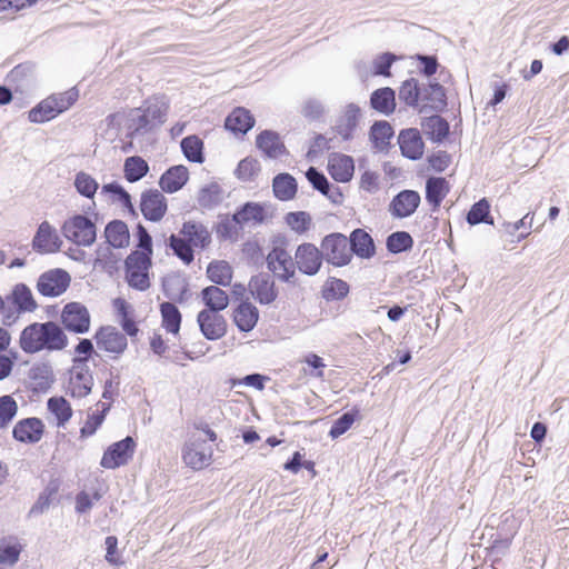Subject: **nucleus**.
<instances>
[{"instance_id": "ea45409f", "label": "nucleus", "mask_w": 569, "mask_h": 569, "mask_svg": "<svg viewBox=\"0 0 569 569\" xmlns=\"http://www.w3.org/2000/svg\"><path fill=\"white\" fill-rule=\"evenodd\" d=\"M11 299L19 312H31L37 308L31 290L23 283L14 287Z\"/></svg>"}, {"instance_id": "7c9ffc66", "label": "nucleus", "mask_w": 569, "mask_h": 569, "mask_svg": "<svg viewBox=\"0 0 569 569\" xmlns=\"http://www.w3.org/2000/svg\"><path fill=\"white\" fill-rule=\"evenodd\" d=\"M297 188L296 179L289 173H279L273 178V194L281 201L293 199L297 193Z\"/></svg>"}, {"instance_id": "e433bc0d", "label": "nucleus", "mask_w": 569, "mask_h": 569, "mask_svg": "<svg viewBox=\"0 0 569 569\" xmlns=\"http://www.w3.org/2000/svg\"><path fill=\"white\" fill-rule=\"evenodd\" d=\"M47 407L57 420L58 427H63L72 417V408L63 397H51L47 401Z\"/></svg>"}, {"instance_id": "6ab92c4d", "label": "nucleus", "mask_w": 569, "mask_h": 569, "mask_svg": "<svg viewBox=\"0 0 569 569\" xmlns=\"http://www.w3.org/2000/svg\"><path fill=\"white\" fill-rule=\"evenodd\" d=\"M256 144L268 158H279L287 154V149L280 136L271 130H263L257 136Z\"/></svg>"}, {"instance_id": "4be33fe9", "label": "nucleus", "mask_w": 569, "mask_h": 569, "mask_svg": "<svg viewBox=\"0 0 569 569\" xmlns=\"http://www.w3.org/2000/svg\"><path fill=\"white\" fill-rule=\"evenodd\" d=\"M421 201L420 194L415 190H403L393 197V216L407 218L411 216Z\"/></svg>"}, {"instance_id": "79ce46f5", "label": "nucleus", "mask_w": 569, "mask_h": 569, "mask_svg": "<svg viewBox=\"0 0 569 569\" xmlns=\"http://www.w3.org/2000/svg\"><path fill=\"white\" fill-rule=\"evenodd\" d=\"M154 127L156 126L152 123L149 117H147V113L142 108L134 109L131 112L130 124L128 127V137L134 138L136 136L150 131Z\"/></svg>"}, {"instance_id": "bb28decb", "label": "nucleus", "mask_w": 569, "mask_h": 569, "mask_svg": "<svg viewBox=\"0 0 569 569\" xmlns=\"http://www.w3.org/2000/svg\"><path fill=\"white\" fill-rule=\"evenodd\" d=\"M421 128L425 134L433 142H442L449 134L448 121L438 114L423 118Z\"/></svg>"}, {"instance_id": "bf43d9fd", "label": "nucleus", "mask_w": 569, "mask_h": 569, "mask_svg": "<svg viewBox=\"0 0 569 569\" xmlns=\"http://www.w3.org/2000/svg\"><path fill=\"white\" fill-rule=\"evenodd\" d=\"M50 98L56 100V109H58L60 114L68 110L78 100L79 91L77 88H71L64 92L53 93Z\"/></svg>"}, {"instance_id": "5701e85b", "label": "nucleus", "mask_w": 569, "mask_h": 569, "mask_svg": "<svg viewBox=\"0 0 569 569\" xmlns=\"http://www.w3.org/2000/svg\"><path fill=\"white\" fill-rule=\"evenodd\" d=\"M259 319V310L251 302H241L233 311V321L242 332L251 331Z\"/></svg>"}, {"instance_id": "603ef678", "label": "nucleus", "mask_w": 569, "mask_h": 569, "mask_svg": "<svg viewBox=\"0 0 569 569\" xmlns=\"http://www.w3.org/2000/svg\"><path fill=\"white\" fill-rule=\"evenodd\" d=\"M300 112L307 120L317 121L322 118L326 112V108L319 99L308 98L301 104Z\"/></svg>"}, {"instance_id": "6e6d98bb", "label": "nucleus", "mask_w": 569, "mask_h": 569, "mask_svg": "<svg viewBox=\"0 0 569 569\" xmlns=\"http://www.w3.org/2000/svg\"><path fill=\"white\" fill-rule=\"evenodd\" d=\"M358 411L345 412L341 417L333 421L329 436L336 439L347 432L356 420Z\"/></svg>"}, {"instance_id": "a878e982", "label": "nucleus", "mask_w": 569, "mask_h": 569, "mask_svg": "<svg viewBox=\"0 0 569 569\" xmlns=\"http://www.w3.org/2000/svg\"><path fill=\"white\" fill-rule=\"evenodd\" d=\"M254 126V118L249 110L242 107L236 108L224 122L226 129L234 133H247Z\"/></svg>"}, {"instance_id": "0eeeda50", "label": "nucleus", "mask_w": 569, "mask_h": 569, "mask_svg": "<svg viewBox=\"0 0 569 569\" xmlns=\"http://www.w3.org/2000/svg\"><path fill=\"white\" fill-rule=\"evenodd\" d=\"M71 277L63 269H53L42 273L37 282L38 291L44 297H58L70 286Z\"/></svg>"}, {"instance_id": "58836bf2", "label": "nucleus", "mask_w": 569, "mask_h": 569, "mask_svg": "<svg viewBox=\"0 0 569 569\" xmlns=\"http://www.w3.org/2000/svg\"><path fill=\"white\" fill-rule=\"evenodd\" d=\"M149 171L148 162L139 156H132L126 159L123 164L124 178L129 182L141 180Z\"/></svg>"}, {"instance_id": "69168bd1", "label": "nucleus", "mask_w": 569, "mask_h": 569, "mask_svg": "<svg viewBox=\"0 0 569 569\" xmlns=\"http://www.w3.org/2000/svg\"><path fill=\"white\" fill-rule=\"evenodd\" d=\"M412 244L413 240L408 232H393V253L410 250L412 248Z\"/></svg>"}, {"instance_id": "cd10ccee", "label": "nucleus", "mask_w": 569, "mask_h": 569, "mask_svg": "<svg viewBox=\"0 0 569 569\" xmlns=\"http://www.w3.org/2000/svg\"><path fill=\"white\" fill-rule=\"evenodd\" d=\"M349 248L351 256L355 253L360 258H370L375 253L373 240L368 232L362 229H356L351 232Z\"/></svg>"}, {"instance_id": "5fc2aeb1", "label": "nucleus", "mask_w": 569, "mask_h": 569, "mask_svg": "<svg viewBox=\"0 0 569 569\" xmlns=\"http://www.w3.org/2000/svg\"><path fill=\"white\" fill-rule=\"evenodd\" d=\"M102 192L112 193L117 196L118 202H120L124 208H127L132 214H136L134 207L131 202V197L121 184H119L118 182H110L103 184Z\"/></svg>"}, {"instance_id": "473e14b6", "label": "nucleus", "mask_w": 569, "mask_h": 569, "mask_svg": "<svg viewBox=\"0 0 569 569\" xmlns=\"http://www.w3.org/2000/svg\"><path fill=\"white\" fill-rule=\"evenodd\" d=\"M93 386V378L88 369L72 371L69 382V389L72 397L83 398L88 396Z\"/></svg>"}, {"instance_id": "f257e3e1", "label": "nucleus", "mask_w": 569, "mask_h": 569, "mask_svg": "<svg viewBox=\"0 0 569 569\" xmlns=\"http://www.w3.org/2000/svg\"><path fill=\"white\" fill-rule=\"evenodd\" d=\"M19 343L26 353L31 355L42 350L60 351L68 346V337L53 321L33 322L22 330Z\"/></svg>"}, {"instance_id": "0e129e2a", "label": "nucleus", "mask_w": 569, "mask_h": 569, "mask_svg": "<svg viewBox=\"0 0 569 569\" xmlns=\"http://www.w3.org/2000/svg\"><path fill=\"white\" fill-rule=\"evenodd\" d=\"M137 238H138V248L140 253L148 254V257H152L153 250H152V238L149 234L148 230L142 226H137Z\"/></svg>"}, {"instance_id": "9b49d317", "label": "nucleus", "mask_w": 569, "mask_h": 569, "mask_svg": "<svg viewBox=\"0 0 569 569\" xmlns=\"http://www.w3.org/2000/svg\"><path fill=\"white\" fill-rule=\"evenodd\" d=\"M446 107V90L439 82L430 81L421 87L419 113L441 112Z\"/></svg>"}, {"instance_id": "864d4df0", "label": "nucleus", "mask_w": 569, "mask_h": 569, "mask_svg": "<svg viewBox=\"0 0 569 569\" xmlns=\"http://www.w3.org/2000/svg\"><path fill=\"white\" fill-rule=\"evenodd\" d=\"M241 228L240 222H236L233 213L231 218L226 217L218 223L217 234L221 239L234 240L238 238Z\"/></svg>"}, {"instance_id": "6e6552de", "label": "nucleus", "mask_w": 569, "mask_h": 569, "mask_svg": "<svg viewBox=\"0 0 569 569\" xmlns=\"http://www.w3.org/2000/svg\"><path fill=\"white\" fill-rule=\"evenodd\" d=\"M134 448V440L128 436L108 447L101 458L100 465L106 469H116L123 466L132 457Z\"/></svg>"}, {"instance_id": "b1692460", "label": "nucleus", "mask_w": 569, "mask_h": 569, "mask_svg": "<svg viewBox=\"0 0 569 569\" xmlns=\"http://www.w3.org/2000/svg\"><path fill=\"white\" fill-rule=\"evenodd\" d=\"M450 191L449 182L442 177H430L426 181V200L437 210Z\"/></svg>"}, {"instance_id": "774afa93", "label": "nucleus", "mask_w": 569, "mask_h": 569, "mask_svg": "<svg viewBox=\"0 0 569 569\" xmlns=\"http://www.w3.org/2000/svg\"><path fill=\"white\" fill-rule=\"evenodd\" d=\"M360 114V108L357 104L350 103L343 117V122L347 123L348 130H355Z\"/></svg>"}, {"instance_id": "052dcab7", "label": "nucleus", "mask_w": 569, "mask_h": 569, "mask_svg": "<svg viewBox=\"0 0 569 569\" xmlns=\"http://www.w3.org/2000/svg\"><path fill=\"white\" fill-rule=\"evenodd\" d=\"M22 547L19 543L4 545L0 541V563L4 566H13L19 561Z\"/></svg>"}, {"instance_id": "ddd939ff", "label": "nucleus", "mask_w": 569, "mask_h": 569, "mask_svg": "<svg viewBox=\"0 0 569 569\" xmlns=\"http://www.w3.org/2000/svg\"><path fill=\"white\" fill-rule=\"evenodd\" d=\"M197 321L200 331L208 340H218L227 332V321L219 312L201 310Z\"/></svg>"}, {"instance_id": "412c9836", "label": "nucleus", "mask_w": 569, "mask_h": 569, "mask_svg": "<svg viewBox=\"0 0 569 569\" xmlns=\"http://www.w3.org/2000/svg\"><path fill=\"white\" fill-rule=\"evenodd\" d=\"M180 236L193 248H206L211 242L208 229L200 222L187 221L182 224Z\"/></svg>"}, {"instance_id": "20e7f679", "label": "nucleus", "mask_w": 569, "mask_h": 569, "mask_svg": "<svg viewBox=\"0 0 569 569\" xmlns=\"http://www.w3.org/2000/svg\"><path fill=\"white\" fill-rule=\"evenodd\" d=\"M323 259L336 267H342L351 261L349 240L342 233H330L321 242Z\"/></svg>"}, {"instance_id": "338daca9", "label": "nucleus", "mask_w": 569, "mask_h": 569, "mask_svg": "<svg viewBox=\"0 0 569 569\" xmlns=\"http://www.w3.org/2000/svg\"><path fill=\"white\" fill-rule=\"evenodd\" d=\"M375 74L390 76L391 67V52H385L381 57L375 60Z\"/></svg>"}, {"instance_id": "c756f323", "label": "nucleus", "mask_w": 569, "mask_h": 569, "mask_svg": "<svg viewBox=\"0 0 569 569\" xmlns=\"http://www.w3.org/2000/svg\"><path fill=\"white\" fill-rule=\"evenodd\" d=\"M201 299L208 311L220 312L229 305V297L218 286H209L202 289Z\"/></svg>"}, {"instance_id": "dca6fc26", "label": "nucleus", "mask_w": 569, "mask_h": 569, "mask_svg": "<svg viewBox=\"0 0 569 569\" xmlns=\"http://www.w3.org/2000/svg\"><path fill=\"white\" fill-rule=\"evenodd\" d=\"M44 433V423L41 419L31 417L19 420L12 430L13 438L23 443H37Z\"/></svg>"}, {"instance_id": "f8f14e48", "label": "nucleus", "mask_w": 569, "mask_h": 569, "mask_svg": "<svg viewBox=\"0 0 569 569\" xmlns=\"http://www.w3.org/2000/svg\"><path fill=\"white\" fill-rule=\"evenodd\" d=\"M140 210L147 220L160 221L167 212L166 197L159 190L153 189L142 192Z\"/></svg>"}, {"instance_id": "4468645a", "label": "nucleus", "mask_w": 569, "mask_h": 569, "mask_svg": "<svg viewBox=\"0 0 569 569\" xmlns=\"http://www.w3.org/2000/svg\"><path fill=\"white\" fill-rule=\"evenodd\" d=\"M94 338L98 348L109 353L121 355L128 346L126 336L111 326L100 328Z\"/></svg>"}, {"instance_id": "13d9d810", "label": "nucleus", "mask_w": 569, "mask_h": 569, "mask_svg": "<svg viewBox=\"0 0 569 569\" xmlns=\"http://www.w3.org/2000/svg\"><path fill=\"white\" fill-rule=\"evenodd\" d=\"M286 222L297 233H303L309 229L311 218L305 211L289 212L286 216Z\"/></svg>"}, {"instance_id": "1a4fd4ad", "label": "nucleus", "mask_w": 569, "mask_h": 569, "mask_svg": "<svg viewBox=\"0 0 569 569\" xmlns=\"http://www.w3.org/2000/svg\"><path fill=\"white\" fill-rule=\"evenodd\" d=\"M267 266L280 280L289 281L296 273V262L282 247L276 246L267 256Z\"/></svg>"}, {"instance_id": "393cba45", "label": "nucleus", "mask_w": 569, "mask_h": 569, "mask_svg": "<svg viewBox=\"0 0 569 569\" xmlns=\"http://www.w3.org/2000/svg\"><path fill=\"white\" fill-rule=\"evenodd\" d=\"M188 178V169L184 166H174L160 177L159 184L164 192L173 193L187 183Z\"/></svg>"}, {"instance_id": "39448f33", "label": "nucleus", "mask_w": 569, "mask_h": 569, "mask_svg": "<svg viewBox=\"0 0 569 569\" xmlns=\"http://www.w3.org/2000/svg\"><path fill=\"white\" fill-rule=\"evenodd\" d=\"M213 450L207 441L200 437L192 436L182 447V460L193 470H201L209 466L212 460Z\"/></svg>"}, {"instance_id": "49530a36", "label": "nucleus", "mask_w": 569, "mask_h": 569, "mask_svg": "<svg viewBox=\"0 0 569 569\" xmlns=\"http://www.w3.org/2000/svg\"><path fill=\"white\" fill-rule=\"evenodd\" d=\"M181 149L184 157L196 163H202L204 158L202 153L203 142L197 136H188L181 141Z\"/></svg>"}, {"instance_id": "4d7b16f0", "label": "nucleus", "mask_w": 569, "mask_h": 569, "mask_svg": "<svg viewBox=\"0 0 569 569\" xmlns=\"http://www.w3.org/2000/svg\"><path fill=\"white\" fill-rule=\"evenodd\" d=\"M260 171V163L257 159H242L236 170L237 177L242 181L252 180Z\"/></svg>"}, {"instance_id": "2eb2a0df", "label": "nucleus", "mask_w": 569, "mask_h": 569, "mask_svg": "<svg viewBox=\"0 0 569 569\" xmlns=\"http://www.w3.org/2000/svg\"><path fill=\"white\" fill-rule=\"evenodd\" d=\"M61 244L56 229L48 221L41 222L32 240L33 250L39 253H51L59 251Z\"/></svg>"}, {"instance_id": "e2e57ef3", "label": "nucleus", "mask_w": 569, "mask_h": 569, "mask_svg": "<svg viewBox=\"0 0 569 569\" xmlns=\"http://www.w3.org/2000/svg\"><path fill=\"white\" fill-rule=\"evenodd\" d=\"M306 177L312 187L319 192L323 193L325 191H329L328 186L330 182L327 177L315 167H310L307 170Z\"/></svg>"}, {"instance_id": "f704fd0d", "label": "nucleus", "mask_w": 569, "mask_h": 569, "mask_svg": "<svg viewBox=\"0 0 569 569\" xmlns=\"http://www.w3.org/2000/svg\"><path fill=\"white\" fill-rule=\"evenodd\" d=\"M207 277L218 286H229L232 280V268L227 261H212L207 267Z\"/></svg>"}, {"instance_id": "f3484780", "label": "nucleus", "mask_w": 569, "mask_h": 569, "mask_svg": "<svg viewBox=\"0 0 569 569\" xmlns=\"http://www.w3.org/2000/svg\"><path fill=\"white\" fill-rule=\"evenodd\" d=\"M398 144L403 157L418 160L423 154L425 143L418 129L409 128L400 131Z\"/></svg>"}, {"instance_id": "c03bdc74", "label": "nucleus", "mask_w": 569, "mask_h": 569, "mask_svg": "<svg viewBox=\"0 0 569 569\" xmlns=\"http://www.w3.org/2000/svg\"><path fill=\"white\" fill-rule=\"evenodd\" d=\"M109 409L110 403L98 402L97 411L88 416L84 426L80 430L81 437L86 438L92 436L103 422L106 413L109 411Z\"/></svg>"}, {"instance_id": "a19ab883", "label": "nucleus", "mask_w": 569, "mask_h": 569, "mask_svg": "<svg viewBox=\"0 0 569 569\" xmlns=\"http://www.w3.org/2000/svg\"><path fill=\"white\" fill-rule=\"evenodd\" d=\"M160 312L162 317V327L173 335L180 330L181 313L176 305L172 302H162L160 305Z\"/></svg>"}, {"instance_id": "680f3d73", "label": "nucleus", "mask_w": 569, "mask_h": 569, "mask_svg": "<svg viewBox=\"0 0 569 569\" xmlns=\"http://www.w3.org/2000/svg\"><path fill=\"white\" fill-rule=\"evenodd\" d=\"M391 100V88L386 87L372 92L370 98L371 107L382 113H389L388 103Z\"/></svg>"}, {"instance_id": "72a5a7b5", "label": "nucleus", "mask_w": 569, "mask_h": 569, "mask_svg": "<svg viewBox=\"0 0 569 569\" xmlns=\"http://www.w3.org/2000/svg\"><path fill=\"white\" fill-rule=\"evenodd\" d=\"M142 109L152 123L158 127L166 121L169 103L163 96L152 97L146 101L144 108Z\"/></svg>"}, {"instance_id": "09e8293b", "label": "nucleus", "mask_w": 569, "mask_h": 569, "mask_svg": "<svg viewBox=\"0 0 569 569\" xmlns=\"http://www.w3.org/2000/svg\"><path fill=\"white\" fill-rule=\"evenodd\" d=\"M169 246L173 253L186 264H190L193 259V247L186 241L181 236L171 234L169 238Z\"/></svg>"}, {"instance_id": "3c124183", "label": "nucleus", "mask_w": 569, "mask_h": 569, "mask_svg": "<svg viewBox=\"0 0 569 569\" xmlns=\"http://www.w3.org/2000/svg\"><path fill=\"white\" fill-rule=\"evenodd\" d=\"M74 187L81 196L86 198H93L99 184L89 173L80 171L76 174Z\"/></svg>"}, {"instance_id": "2f4dec72", "label": "nucleus", "mask_w": 569, "mask_h": 569, "mask_svg": "<svg viewBox=\"0 0 569 569\" xmlns=\"http://www.w3.org/2000/svg\"><path fill=\"white\" fill-rule=\"evenodd\" d=\"M370 140L379 152H388L391 143V124L388 121H376L370 129Z\"/></svg>"}, {"instance_id": "9d476101", "label": "nucleus", "mask_w": 569, "mask_h": 569, "mask_svg": "<svg viewBox=\"0 0 569 569\" xmlns=\"http://www.w3.org/2000/svg\"><path fill=\"white\" fill-rule=\"evenodd\" d=\"M323 254L321 249L319 250L315 244L306 242L298 246L295 253L296 267L300 272L313 276L316 274L322 264Z\"/></svg>"}, {"instance_id": "a18cd8bd", "label": "nucleus", "mask_w": 569, "mask_h": 569, "mask_svg": "<svg viewBox=\"0 0 569 569\" xmlns=\"http://www.w3.org/2000/svg\"><path fill=\"white\" fill-rule=\"evenodd\" d=\"M421 87L418 80L410 78L399 88V99L407 106L417 108L420 104Z\"/></svg>"}, {"instance_id": "37998d69", "label": "nucleus", "mask_w": 569, "mask_h": 569, "mask_svg": "<svg viewBox=\"0 0 569 569\" xmlns=\"http://www.w3.org/2000/svg\"><path fill=\"white\" fill-rule=\"evenodd\" d=\"M467 222L471 226L479 223L493 224V220L490 217V203L486 198L480 199L471 206L467 214Z\"/></svg>"}, {"instance_id": "423d86ee", "label": "nucleus", "mask_w": 569, "mask_h": 569, "mask_svg": "<svg viewBox=\"0 0 569 569\" xmlns=\"http://www.w3.org/2000/svg\"><path fill=\"white\" fill-rule=\"evenodd\" d=\"M61 322L66 330L82 335L90 329V313L80 302H68L61 311Z\"/></svg>"}, {"instance_id": "f03ea898", "label": "nucleus", "mask_w": 569, "mask_h": 569, "mask_svg": "<svg viewBox=\"0 0 569 569\" xmlns=\"http://www.w3.org/2000/svg\"><path fill=\"white\" fill-rule=\"evenodd\" d=\"M63 237L78 247H90L97 239L96 223L87 216L78 213L61 226Z\"/></svg>"}, {"instance_id": "c9c22d12", "label": "nucleus", "mask_w": 569, "mask_h": 569, "mask_svg": "<svg viewBox=\"0 0 569 569\" xmlns=\"http://www.w3.org/2000/svg\"><path fill=\"white\" fill-rule=\"evenodd\" d=\"M236 222L243 226L249 222L262 223L264 221V208L260 203L247 202L234 212Z\"/></svg>"}, {"instance_id": "4c0bfd02", "label": "nucleus", "mask_w": 569, "mask_h": 569, "mask_svg": "<svg viewBox=\"0 0 569 569\" xmlns=\"http://www.w3.org/2000/svg\"><path fill=\"white\" fill-rule=\"evenodd\" d=\"M56 107V100L49 96L29 111V120L34 123L49 121L59 114Z\"/></svg>"}, {"instance_id": "7ed1b4c3", "label": "nucleus", "mask_w": 569, "mask_h": 569, "mask_svg": "<svg viewBox=\"0 0 569 569\" xmlns=\"http://www.w3.org/2000/svg\"><path fill=\"white\" fill-rule=\"evenodd\" d=\"M126 279L131 288L144 291L150 287L148 270L151 267V258L148 254L140 253L139 250L132 251L124 261Z\"/></svg>"}, {"instance_id": "a211bd4d", "label": "nucleus", "mask_w": 569, "mask_h": 569, "mask_svg": "<svg viewBox=\"0 0 569 569\" xmlns=\"http://www.w3.org/2000/svg\"><path fill=\"white\" fill-rule=\"evenodd\" d=\"M249 290L252 297L261 305L272 303L278 296L274 281L266 273L253 276L249 282Z\"/></svg>"}, {"instance_id": "c85d7f7f", "label": "nucleus", "mask_w": 569, "mask_h": 569, "mask_svg": "<svg viewBox=\"0 0 569 569\" xmlns=\"http://www.w3.org/2000/svg\"><path fill=\"white\" fill-rule=\"evenodd\" d=\"M104 237L109 246L126 248L130 240L128 226L121 220H112L104 228Z\"/></svg>"}, {"instance_id": "8fccbe9b", "label": "nucleus", "mask_w": 569, "mask_h": 569, "mask_svg": "<svg viewBox=\"0 0 569 569\" xmlns=\"http://www.w3.org/2000/svg\"><path fill=\"white\" fill-rule=\"evenodd\" d=\"M18 403L10 395L0 397V429L7 428L17 416Z\"/></svg>"}, {"instance_id": "aec40b11", "label": "nucleus", "mask_w": 569, "mask_h": 569, "mask_svg": "<svg viewBox=\"0 0 569 569\" xmlns=\"http://www.w3.org/2000/svg\"><path fill=\"white\" fill-rule=\"evenodd\" d=\"M328 170L336 181L348 182L355 171L353 159L346 154L335 153L329 159Z\"/></svg>"}, {"instance_id": "de8ad7c7", "label": "nucleus", "mask_w": 569, "mask_h": 569, "mask_svg": "<svg viewBox=\"0 0 569 569\" xmlns=\"http://www.w3.org/2000/svg\"><path fill=\"white\" fill-rule=\"evenodd\" d=\"M223 199L222 188L213 182L203 187L198 197V202L201 207L211 209L218 206Z\"/></svg>"}]
</instances>
